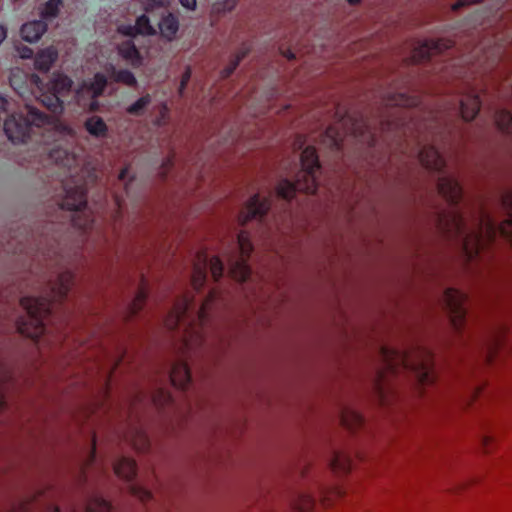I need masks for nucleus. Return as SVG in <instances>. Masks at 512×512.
Instances as JSON below:
<instances>
[{"label":"nucleus","instance_id":"f257e3e1","mask_svg":"<svg viewBox=\"0 0 512 512\" xmlns=\"http://www.w3.org/2000/svg\"><path fill=\"white\" fill-rule=\"evenodd\" d=\"M480 107L478 92L474 88H468L444 111H430L419 120L416 119L415 112L401 110L393 120L386 123L387 129H396L404 136L414 137L416 147L411 151L412 155L427 170L440 174L437 190L451 207L448 211L437 214V228L446 238L460 242L469 257L474 252L478 253L485 240L493 241L498 231L512 240V193H506L502 197L509 217L500 226L481 207L470 226L464 212L458 207L463 198L462 187L454 177L445 174L446 162L438 147L448 142L456 133L458 116L466 122L472 121L478 115Z\"/></svg>","mask_w":512,"mask_h":512},{"label":"nucleus","instance_id":"f03ea898","mask_svg":"<svg viewBox=\"0 0 512 512\" xmlns=\"http://www.w3.org/2000/svg\"><path fill=\"white\" fill-rule=\"evenodd\" d=\"M62 229V225L48 224L37 237L31 235L25 243L19 242L13 250L15 254L41 258L47 266H57L51 272L42 295L24 296L20 300L26 315L17 319V331L35 341L48 332L53 305L68 296L74 283V274L68 267L63 252Z\"/></svg>","mask_w":512,"mask_h":512},{"label":"nucleus","instance_id":"7ed1b4c3","mask_svg":"<svg viewBox=\"0 0 512 512\" xmlns=\"http://www.w3.org/2000/svg\"><path fill=\"white\" fill-rule=\"evenodd\" d=\"M9 83L22 98L29 93L38 94L37 99L54 114L63 112L65 99L73 85L71 78L63 74H54L48 83L44 84L37 74H27L20 69L11 71Z\"/></svg>","mask_w":512,"mask_h":512},{"label":"nucleus","instance_id":"20e7f679","mask_svg":"<svg viewBox=\"0 0 512 512\" xmlns=\"http://www.w3.org/2000/svg\"><path fill=\"white\" fill-rule=\"evenodd\" d=\"M52 126V118L37 108L25 104L24 111L11 114L4 122V132L13 143H27L33 141L38 134L41 139L35 142L46 144L44 132Z\"/></svg>","mask_w":512,"mask_h":512},{"label":"nucleus","instance_id":"39448f33","mask_svg":"<svg viewBox=\"0 0 512 512\" xmlns=\"http://www.w3.org/2000/svg\"><path fill=\"white\" fill-rule=\"evenodd\" d=\"M387 368L393 373L401 367L414 374L417 381L423 386H429L436 382L437 374L432 354L426 349H419L415 354L381 349Z\"/></svg>","mask_w":512,"mask_h":512},{"label":"nucleus","instance_id":"423d86ee","mask_svg":"<svg viewBox=\"0 0 512 512\" xmlns=\"http://www.w3.org/2000/svg\"><path fill=\"white\" fill-rule=\"evenodd\" d=\"M301 169L296 174L295 180L282 179L276 187L278 197L290 201L296 192L315 194L318 188L317 173L320 170V162L314 146H307L300 155Z\"/></svg>","mask_w":512,"mask_h":512},{"label":"nucleus","instance_id":"0eeeda50","mask_svg":"<svg viewBox=\"0 0 512 512\" xmlns=\"http://www.w3.org/2000/svg\"><path fill=\"white\" fill-rule=\"evenodd\" d=\"M208 269L215 282H218L222 278L224 265L221 259L217 256L208 257L205 253L199 252L191 276V285L197 292H200L206 284Z\"/></svg>","mask_w":512,"mask_h":512},{"label":"nucleus","instance_id":"6e6552de","mask_svg":"<svg viewBox=\"0 0 512 512\" xmlns=\"http://www.w3.org/2000/svg\"><path fill=\"white\" fill-rule=\"evenodd\" d=\"M467 295L455 288H446L443 292L442 301L445 310L449 315L453 328L460 332L466 323L467 316Z\"/></svg>","mask_w":512,"mask_h":512},{"label":"nucleus","instance_id":"1a4fd4ad","mask_svg":"<svg viewBox=\"0 0 512 512\" xmlns=\"http://www.w3.org/2000/svg\"><path fill=\"white\" fill-rule=\"evenodd\" d=\"M236 248L239 255L230 260V274L238 282H245L251 276L247 260L253 250L249 234L242 230L236 236Z\"/></svg>","mask_w":512,"mask_h":512},{"label":"nucleus","instance_id":"9d476101","mask_svg":"<svg viewBox=\"0 0 512 512\" xmlns=\"http://www.w3.org/2000/svg\"><path fill=\"white\" fill-rule=\"evenodd\" d=\"M115 474L127 481L129 492L141 502H148L153 498L151 491L135 482L137 475L136 462L129 458L122 456L113 464Z\"/></svg>","mask_w":512,"mask_h":512},{"label":"nucleus","instance_id":"9b49d317","mask_svg":"<svg viewBox=\"0 0 512 512\" xmlns=\"http://www.w3.org/2000/svg\"><path fill=\"white\" fill-rule=\"evenodd\" d=\"M270 207L271 202L269 198H261L259 194H254L240 212L238 217L239 223L245 225L253 219L262 221Z\"/></svg>","mask_w":512,"mask_h":512},{"label":"nucleus","instance_id":"f8f14e48","mask_svg":"<svg viewBox=\"0 0 512 512\" xmlns=\"http://www.w3.org/2000/svg\"><path fill=\"white\" fill-rule=\"evenodd\" d=\"M65 197L60 203L62 210L78 213L87 205V191L84 185L65 187Z\"/></svg>","mask_w":512,"mask_h":512},{"label":"nucleus","instance_id":"ddd939ff","mask_svg":"<svg viewBox=\"0 0 512 512\" xmlns=\"http://www.w3.org/2000/svg\"><path fill=\"white\" fill-rule=\"evenodd\" d=\"M118 32L124 36L136 37L142 36H155L157 29L151 24L149 17L142 14L137 17L135 24H121L117 28Z\"/></svg>","mask_w":512,"mask_h":512},{"label":"nucleus","instance_id":"4468645a","mask_svg":"<svg viewBox=\"0 0 512 512\" xmlns=\"http://www.w3.org/2000/svg\"><path fill=\"white\" fill-rule=\"evenodd\" d=\"M451 47L452 42L448 40H427L414 50L413 60L416 62L430 60L434 55L440 54Z\"/></svg>","mask_w":512,"mask_h":512},{"label":"nucleus","instance_id":"2eb2a0df","mask_svg":"<svg viewBox=\"0 0 512 512\" xmlns=\"http://www.w3.org/2000/svg\"><path fill=\"white\" fill-rule=\"evenodd\" d=\"M108 84L107 78L104 74L98 72L94 75V77L89 81H84L81 88L77 91V94H80L81 91H87L92 98L90 103V110L96 111L98 110L99 104L97 98L102 96L104 90L106 89Z\"/></svg>","mask_w":512,"mask_h":512},{"label":"nucleus","instance_id":"dca6fc26","mask_svg":"<svg viewBox=\"0 0 512 512\" xmlns=\"http://www.w3.org/2000/svg\"><path fill=\"white\" fill-rule=\"evenodd\" d=\"M168 380L174 387L186 390L191 382V373L187 364L183 361L175 362L168 372Z\"/></svg>","mask_w":512,"mask_h":512},{"label":"nucleus","instance_id":"f3484780","mask_svg":"<svg viewBox=\"0 0 512 512\" xmlns=\"http://www.w3.org/2000/svg\"><path fill=\"white\" fill-rule=\"evenodd\" d=\"M179 19L173 13L163 15L158 23L160 36L168 42L173 41L179 31Z\"/></svg>","mask_w":512,"mask_h":512},{"label":"nucleus","instance_id":"a211bd4d","mask_svg":"<svg viewBox=\"0 0 512 512\" xmlns=\"http://www.w3.org/2000/svg\"><path fill=\"white\" fill-rule=\"evenodd\" d=\"M47 30V23L43 20H33L22 25L20 33L24 41L37 42Z\"/></svg>","mask_w":512,"mask_h":512},{"label":"nucleus","instance_id":"6ab92c4d","mask_svg":"<svg viewBox=\"0 0 512 512\" xmlns=\"http://www.w3.org/2000/svg\"><path fill=\"white\" fill-rule=\"evenodd\" d=\"M118 53L132 67L138 68L142 65L143 58L133 40H126L119 44Z\"/></svg>","mask_w":512,"mask_h":512},{"label":"nucleus","instance_id":"aec40b11","mask_svg":"<svg viewBox=\"0 0 512 512\" xmlns=\"http://www.w3.org/2000/svg\"><path fill=\"white\" fill-rule=\"evenodd\" d=\"M58 58V51L53 46L40 50L34 60L35 69L39 72L46 73L50 70L52 64Z\"/></svg>","mask_w":512,"mask_h":512},{"label":"nucleus","instance_id":"412c9836","mask_svg":"<svg viewBox=\"0 0 512 512\" xmlns=\"http://www.w3.org/2000/svg\"><path fill=\"white\" fill-rule=\"evenodd\" d=\"M320 142L332 152L338 153L342 149L343 138L336 126H329L321 135Z\"/></svg>","mask_w":512,"mask_h":512},{"label":"nucleus","instance_id":"4be33fe9","mask_svg":"<svg viewBox=\"0 0 512 512\" xmlns=\"http://www.w3.org/2000/svg\"><path fill=\"white\" fill-rule=\"evenodd\" d=\"M191 306L192 302L186 296L175 304L173 310L171 311L173 324H169L170 329H176L183 321H185Z\"/></svg>","mask_w":512,"mask_h":512},{"label":"nucleus","instance_id":"5701e85b","mask_svg":"<svg viewBox=\"0 0 512 512\" xmlns=\"http://www.w3.org/2000/svg\"><path fill=\"white\" fill-rule=\"evenodd\" d=\"M84 127L95 138H104L108 134V126L100 116L88 117L84 122Z\"/></svg>","mask_w":512,"mask_h":512},{"label":"nucleus","instance_id":"b1692460","mask_svg":"<svg viewBox=\"0 0 512 512\" xmlns=\"http://www.w3.org/2000/svg\"><path fill=\"white\" fill-rule=\"evenodd\" d=\"M106 71L116 83H122L129 87H135L137 85L135 75L127 69L117 70L114 65L110 64L106 68Z\"/></svg>","mask_w":512,"mask_h":512},{"label":"nucleus","instance_id":"393cba45","mask_svg":"<svg viewBox=\"0 0 512 512\" xmlns=\"http://www.w3.org/2000/svg\"><path fill=\"white\" fill-rule=\"evenodd\" d=\"M420 104V100L416 96H410L405 93L399 92L390 94L387 99V105L398 106V107H417Z\"/></svg>","mask_w":512,"mask_h":512},{"label":"nucleus","instance_id":"a878e982","mask_svg":"<svg viewBox=\"0 0 512 512\" xmlns=\"http://www.w3.org/2000/svg\"><path fill=\"white\" fill-rule=\"evenodd\" d=\"M494 122L502 133L512 135V115L508 110H496L494 113Z\"/></svg>","mask_w":512,"mask_h":512},{"label":"nucleus","instance_id":"bb28decb","mask_svg":"<svg viewBox=\"0 0 512 512\" xmlns=\"http://www.w3.org/2000/svg\"><path fill=\"white\" fill-rule=\"evenodd\" d=\"M249 52L250 47L244 44L236 53V55L231 59L230 63L222 69L221 77L223 79L229 78Z\"/></svg>","mask_w":512,"mask_h":512},{"label":"nucleus","instance_id":"cd10ccee","mask_svg":"<svg viewBox=\"0 0 512 512\" xmlns=\"http://www.w3.org/2000/svg\"><path fill=\"white\" fill-rule=\"evenodd\" d=\"M49 158L57 165L67 168H71L76 161L72 154L62 148H53L49 152Z\"/></svg>","mask_w":512,"mask_h":512},{"label":"nucleus","instance_id":"c85d7f7f","mask_svg":"<svg viewBox=\"0 0 512 512\" xmlns=\"http://www.w3.org/2000/svg\"><path fill=\"white\" fill-rule=\"evenodd\" d=\"M63 6V0H48L41 8H40V16L44 22L48 20H52L56 18L60 12L61 7Z\"/></svg>","mask_w":512,"mask_h":512},{"label":"nucleus","instance_id":"c756f323","mask_svg":"<svg viewBox=\"0 0 512 512\" xmlns=\"http://www.w3.org/2000/svg\"><path fill=\"white\" fill-rule=\"evenodd\" d=\"M141 287L138 288L136 296L133 301L129 304V312L132 316H135L142 308L146 302L148 297V292L144 285V280L142 279Z\"/></svg>","mask_w":512,"mask_h":512},{"label":"nucleus","instance_id":"7c9ffc66","mask_svg":"<svg viewBox=\"0 0 512 512\" xmlns=\"http://www.w3.org/2000/svg\"><path fill=\"white\" fill-rule=\"evenodd\" d=\"M151 400L156 408L163 409L173 402V397L168 390L159 387L151 395Z\"/></svg>","mask_w":512,"mask_h":512},{"label":"nucleus","instance_id":"2f4dec72","mask_svg":"<svg viewBox=\"0 0 512 512\" xmlns=\"http://www.w3.org/2000/svg\"><path fill=\"white\" fill-rule=\"evenodd\" d=\"M341 422L347 429L355 430L364 424V418L356 411H348L342 413Z\"/></svg>","mask_w":512,"mask_h":512},{"label":"nucleus","instance_id":"473e14b6","mask_svg":"<svg viewBox=\"0 0 512 512\" xmlns=\"http://www.w3.org/2000/svg\"><path fill=\"white\" fill-rule=\"evenodd\" d=\"M330 466L335 472L348 473L352 469V461L349 457L334 453Z\"/></svg>","mask_w":512,"mask_h":512},{"label":"nucleus","instance_id":"72a5a7b5","mask_svg":"<svg viewBox=\"0 0 512 512\" xmlns=\"http://www.w3.org/2000/svg\"><path fill=\"white\" fill-rule=\"evenodd\" d=\"M152 102V97L150 94H145L140 97L137 101L127 107L126 111L128 114L133 116H140L144 113V110L148 105Z\"/></svg>","mask_w":512,"mask_h":512},{"label":"nucleus","instance_id":"f704fd0d","mask_svg":"<svg viewBox=\"0 0 512 512\" xmlns=\"http://www.w3.org/2000/svg\"><path fill=\"white\" fill-rule=\"evenodd\" d=\"M218 297V292L215 289H212L209 291V294L205 301L200 305L197 316L200 321H205L208 316V309L209 306L212 304L213 301H215Z\"/></svg>","mask_w":512,"mask_h":512},{"label":"nucleus","instance_id":"c9c22d12","mask_svg":"<svg viewBox=\"0 0 512 512\" xmlns=\"http://www.w3.org/2000/svg\"><path fill=\"white\" fill-rule=\"evenodd\" d=\"M237 3V0H218L215 4L218 11H231Z\"/></svg>","mask_w":512,"mask_h":512},{"label":"nucleus","instance_id":"e433bc0d","mask_svg":"<svg viewBox=\"0 0 512 512\" xmlns=\"http://www.w3.org/2000/svg\"><path fill=\"white\" fill-rule=\"evenodd\" d=\"M482 0H458L453 6V10H458L464 6L481 2Z\"/></svg>","mask_w":512,"mask_h":512},{"label":"nucleus","instance_id":"4c0bfd02","mask_svg":"<svg viewBox=\"0 0 512 512\" xmlns=\"http://www.w3.org/2000/svg\"><path fill=\"white\" fill-rule=\"evenodd\" d=\"M71 222H72L73 226H77L80 229H82L83 231H86V230H88V229H90L92 227V223H90L89 221H85L84 224L78 223L76 218L74 217V215L71 216Z\"/></svg>","mask_w":512,"mask_h":512},{"label":"nucleus","instance_id":"58836bf2","mask_svg":"<svg viewBox=\"0 0 512 512\" xmlns=\"http://www.w3.org/2000/svg\"><path fill=\"white\" fill-rule=\"evenodd\" d=\"M191 76H192V70H191V67L190 66H187L185 68V71L183 72L182 76H181V82L183 84H187L189 83L190 79H191Z\"/></svg>","mask_w":512,"mask_h":512},{"label":"nucleus","instance_id":"ea45409f","mask_svg":"<svg viewBox=\"0 0 512 512\" xmlns=\"http://www.w3.org/2000/svg\"><path fill=\"white\" fill-rule=\"evenodd\" d=\"M20 57L23 59H29L33 56V50L29 47H22L19 49Z\"/></svg>","mask_w":512,"mask_h":512},{"label":"nucleus","instance_id":"a19ab883","mask_svg":"<svg viewBox=\"0 0 512 512\" xmlns=\"http://www.w3.org/2000/svg\"><path fill=\"white\" fill-rule=\"evenodd\" d=\"M313 506H314V500L311 497L306 496L305 503L302 507H300V510L302 512H307L308 510L312 509Z\"/></svg>","mask_w":512,"mask_h":512},{"label":"nucleus","instance_id":"79ce46f5","mask_svg":"<svg viewBox=\"0 0 512 512\" xmlns=\"http://www.w3.org/2000/svg\"><path fill=\"white\" fill-rule=\"evenodd\" d=\"M179 2L188 10H194L196 8V0H179Z\"/></svg>","mask_w":512,"mask_h":512},{"label":"nucleus","instance_id":"37998d69","mask_svg":"<svg viewBox=\"0 0 512 512\" xmlns=\"http://www.w3.org/2000/svg\"><path fill=\"white\" fill-rule=\"evenodd\" d=\"M499 345V341L498 340H495V342L491 345V347L489 348V354H488V360L490 362L493 361V358H494V350L497 349Z\"/></svg>","mask_w":512,"mask_h":512},{"label":"nucleus","instance_id":"c03bdc74","mask_svg":"<svg viewBox=\"0 0 512 512\" xmlns=\"http://www.w3.org/2000/svg\"><path fill=\"white\" fill-rule=\"evenodd\" d=\"M0 110H4V111L8 110V101L2 95H0Z\"/></svg>","mask_w":512,"mask_h":512},{"label":"nucleus","instance_id":"a18cd8bd","mask_svg":"<svg viewBox=\"0 0 512 512\" xmlns=\"http://www.w3.org/2000/svg\"><path fill=\"white\" fill-rule=\"evenodd\" d=\"M173 166V159L172 158H167L164 163H163V169L165 171H168L169 169H171Z\"/></svg>","mask_w":512,"mask_h":512},{"label":"nucleus","instance_id":"49530a36","mask_svg":"<svg viewBox=\"0 0 512 512\" xmlns=\"http://www.w3.org/2000/svg\"><path fill=\"white\" fill-rule=\"evenodd\" d=\"M492 441V439L489 437V436H484L483 439H482V443H483V446H484V449H485V452H488L489 451V444L490 442Z\"/></svg>","mask_w":512,"mask_h":512},{"label":"nucleus","instance_id":"de8ad7c7","mask_svg":"<svg viewBox=\"0 0 512 512\" xmlns=\"http://www.w3.org/2000/svg\"><path fill=\"white\" fill-rule=\"evenodd\" d=\"M282 54H283V56H284V57H286L288 60L295 59V54H294L291 50H289V49H287V50H285V51H282Z\"/></svg>","mask_w":512,"mask_h":512},{"label":"nucleus","instance_id":"09e8293b","mask_svg":"<svg viewBox=\"0 0 512 512\" xmlns=\"http://www.w3.org/2000/svg\"><path fill=\"white\" fill-rule=\"evenodd\" d=\"M186 87H187V84H183V83L180 81V84H179V87H178V95H179V97H183V96H184V93H185Z\"/></svg>","mask_w":512,"mask_h":512},{"label":"nucleus","instance_id":"8fccbe9b","mask_svg":"<svg viewBox=\"0 0 512 512\" xmlns=\"http://www.w3.org/2000/svg\"><path fill=\"white\" fill-rule=\"evenodd\" d=\"M304 143H305V139H304L301 135H299V136L297 137V140H296V142H295V145H297L298 149H302V147H303Z\"/></svg>","mask_w":512,"mask_h":512},{"label":"nucleus","instance_id":"3c124183","mask_svg":"<svg viewBox=\"0 0 512 512\" xmlns=\"http://www.w3.org/2000/svg\"><path fill=\"white\" fill-rule=\"evenodd\" d=\"M6 38V28L0 24V44L3 42V40Z\"/></svg>","mask_w":512,"mask_h":512},{"label":"nucleus","instance_id":"603ef678","mask_svg":"<svg viewBox=\"0 0 512 512\" xmlns=\"http://www.w3.org/2000/svg\"><path fill=\"white\" fill-rule=\"evenodd\" d=\"M127 173H128V168L122 169L121 172L119 173V179L123 181L126 178Z\"/></svg>","mask_w":512,"mask_h":512},{"label":"nucleus","instance_id":"864d4df0","mask_svg":"<svg viewBox=\"0 0 512 512\" xmlns=\"http://www.w3.org/2000/svg\"><path fill=\"white\" fill-rule=\"evenodd\" d=\"M152 1L159 6H165V5H168V3H169V0H152Z\"/></svg>","mask_w":512,"mask_h":512},{"label":"nucleus","instance_id":"5fc2aeb1","mask_svg":"<svg viewBox=\"0 0 512 512\" xmlns=\"http://www.w3.org/2000/svg\"><path fill=\"white\" fill-rule=\"evenodd\" d=\"M95 460V449L91 452L90 461L93 462Z\"/></svg>","mask_w":512,"mask_h":512},{"label":"nucleus","instance_id":"6e6d98bb","mask_svg":"<svg viewBox=\"0 0 512 512\" xmlns=\"http://www.w3.org/2000/svg\"><path fill=\"white\" fill-rule=\"evenodd\" d=\"M350 4L355 5L360 2V0H347Z\"/></svg>","mask_w":512,"mask_h":512},{"label":"nucleus","instance_id":"4d7b16f0","mask_svg":"<svg viewBox=\"0 0 512 512\" xmlns=\"http://www.w3.org/2000/svg\"><path fill=\"white\" fill-rule=\"evenodd\" d=\"M21 512H28V511H27V508H26V507H23Z\"/></svg>","mask_w":512,"mask_h":512},{"label":"nucleus","instance_id":"13d9d810","mask_svg":"<svg viewBox=\"0 0 512 512\" xmlns=\"http://www.w3.org/2000/svg\"><path fill=\"white\" fill-rule=\"evenodd\" d=\"M480 392L479 391H475L474 392V396H476L477 394H479Z\"/></svg>","mask_w":512,"mask_h":512}]
</instances>
